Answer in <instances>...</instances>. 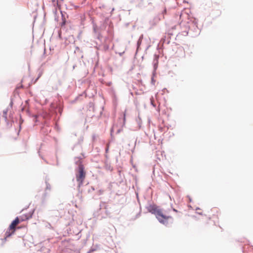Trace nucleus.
Listing matches in <instances>:
<instances>
[{
	"instance_id": "2f4dec72",
	"label": "nucleus",
	"mask_w": 253,
	"mask_h": 253,
	"mask_svg": "<svg viewBox=\"0 0 253 253\" xmlns=\"http://www.w3.org/2000/svg\"><path fill=\"white\" fill-rule=\"evenodd\" d=\"M105 151H106V152H107L108 151V148H106Z\"/></svg>"
},
{
	"instance_id": "4468645a",
	"label": "nucleus",
	"mask_w": 253,
	"mask_h": 253,
	"mask_svg": "<svg viewBox=\"0 0 253 253\" xmlns=\"http://www.w3.org/2000/svg\"><path fill=\"white\" fill-rule=\"evenodd\" d=\"M25 110L26 111V112H27V114H28V115H29V116H31V113H30V112L29 110V109H26L24 107H23L21 108V111H25Z\"/></svg>"
},
{
	"instance_id": "f704fd0d",
	"label": "nucleus",
	"mask_w": 253,
	"mask_h": 253,
	"mask_svg": "<svg viewBox=\"0 0 253 253\" xmlns=\"http://www.w3.org/2000/svg\"><path fill=\"white\" fill-rule=\"evenodd\" d=\"M91 190H94V188L93 187H92L91 188Z\"/></svg>"
},
{
	"instance_id": "b1692460",
	"label": "nucleus",
	"mask_w": 253,
	"mask_h": 253,
	"mask_svg": "<svg viewBox=\"0 0 253 253\" xmlns=\"http://www.w3.org/2000/svg\"><path fill=\"white\" fill-rule=\"evenodd\" d=\"M12 105H13V101H12V99H11V101L10 102V104H9V106L12 107Z\"/></svg>"
},
{
	"instance_id": "4be33fe9",
	"label": "nucleus",
	"mask_w": 253,
	"mask_h": 253,
	"mask_svg": "<svg viewBox=\"0 0 253 253\" xmlns=\"http://www.w3.org/2000/svg\"><path fill=\"white\" fill-rule=\"evenodd\" d=\"M143 39V34H141V35L140 36V37H139V39H138V40H139V41H142Z\"/></svg>"
},
{
	"instance_id": "473e14b6",
	"label": "nucleus",
	"mask_w": 253,
	"mask_h": 253,
	"mask_svg": "<svg viewBox=\"0 0 253 253\" xmlns=\"http://www.w3.org/2000/svg\"><path fill=\"white\" fill-rule=\"evenodd\" d=\"M198 214H200V215H202V212H197Z\"/></svg>"
},
{
	"instance_id": "6e6552de",
	"label": "nucleus",
	"mask_w": 253,
	"mask_h": 253,
	"mask_svg": "<svg viewBox=\"0 0 253 253\" xmlns=\"http://www.w3.org/2000/svg\"><path fill=\"white\" fill-rule=\"evenodd\" d=\"M45 184H46L45 191H46L47 190L50 191L51 189V186H50V184L48 182L47 180L46 179L45 180ZM46 194L47 193H46V191H45V192L44 193V197L46 196Z\"/></svg>"
},
{
	"instance_id": "f03ea898",
	"label": "nucleus",
	"mask_w": 253,
	"mask_h": 253,
	"mask_svg": "<svg viewBox=\"0 0 253 253\" xmlns=\"http://www.w3.org/2000/svg\"><path fill=\"white\" fill-rule=\"evenodd\" d=\"M34 212V211L29 212L27 214L24 215L25 217L21 218V220H20L18 217H16L11 223L8 227V230L6 231L5 234V239L6 238L10 237L12 234L14 233L16 231V229L15 226L20 223L21 221H24L25 220H28L32 217L33 214Z\"/></svg>"
},
{
	"instance_id": "c9c22d12",
	"label": "nucleus",
	"mask_w": 253,
	"mask_h": 253,
	"mask_svg": "<svg viewBox=\"0 0 253 253\" xmlns=\"http://www.w3.org/2000/svg\"><path fill=\"white\" fill-rule=\"evenodd\" d=\"M111 135H112V129L111 130Z\"/></svg>"
},
{
	"instance_id": "58836bf2",
	"label": "nucleus",
	"mask_w": 253,
	"mask_h": 253,
	"mask_svg": "<svg viewBox=\"0 0 253 253\" xmlns=\"http://www.w3.org/2000/svg\"><path fill=\"white\" fill-rule=\"evenodd\" d=\"M114 8H113V9H112V11H114Z\"/></svg>"
},
{
	"instance_id": "c85d7f7f",
	"label": "nucleus",
	"mask_w": 253,
	"mask_h": 253,
	"mask_svg": "<svg viewBox=\"0 0 253 253\" xmlns=\"http://www.w3.org/2000/svg\"><path fill=\"white\" fill-rule=\"evenodd\" d=\"M136 197H137V199L138 200V201L139 200V198H138V194L137 193H136Z\"/></svg>"
},
{
	"instance_id": "aec40b11",
	"label": "nucleus",
	"mask_w": 253,
	"mask_h": 253,
	"mask_svg": "<svg viewBox=\"0 0 253 253\" xmlns=\"http://www.w3.org/2000/svg\"><path fill=\"white\" fill-rule=\"evenodd\" d=\"M76 147H78V148H79L80 149L81 148V145L79 144H76L74 146V147L73 148V150H74V148H76Z\"/></svg>"
},
{
	"instance_id": "423d86ee",
	"label": "nucleus",
	"mask_w": 253,
	"mask_h": 253,
	"mask_svg": "<svg viewBox=\"0 0 253 253\" xmlns=\"http://www.w3.org/2000/svg\"><path fill=\"white\" fill-rule=\"evenodd\" d=\"M52 113L53 114L51 110H50V112L43 111L42 114V116L44 119L49 120L52 117Z\"/></svg>"
},
{
	"instance_id": "9b49d317",
	"label": "nucleus",
	"mask_w": 253,
	"mask_h": 253,
	"mask_svg": "<svg viewBox=\"0 0 253 253\" xmlns=\"http://www.w3.org/2000/svg\"><path fill=\"white\" fill-rule=\"evenodd\" d=\"M7 112H8V109H6L3 110V111L2 116L4 118L5 121H6L7 120Z\"/></svg>"
},
{
	"instance_id": "f8f14e48",
	"label": "nucleus",
	"mask_w": 253,
	"mask_h": 253,
	"mask_svg": "<svg viewBox=\"0 0 253 253\" xmlns=\"http://www.w3.org/2000/svg\"><path fill=\"white\" fill-rule=\"evenodd\" d=\"M83 94H81L78 95V96H77L75 98V100L73 102H74L77 101L79 100H81L82 99L81 98L83 97Z\"/></svg>"
},
{
	"instance_id": "a878e982",
	"label": "nucleus",
	"mask_w": 253,
	"mask_h": 253,
	"mask_svg": "<svg viewBox=\"0 0 253 253\" xmlns=\"http://www.w3.org/2000/svg\"><path fill=\"white\" fill-rule=\"evenodd\" d=\"M121 129H119L117 131V133H119L121 131Z\"/></svg>"
},
{
	"instance_id": "f3484780",
	"label": "nucleus",
	"mask_w": 253,
	"mask_h": 253,
	"mask_svg": "<svg viewBox=\"0 0 253 253\" xmlns=\"http://www.w3.org/2000/svg\"><path fill=\"white\" fill-rule=\"evenodd\" d=\"M141 42H142V41H139V40H138V41L137 42V49L140 46V45L141 44Z\"/></svg>"
},
{
	"instance_id": "bb28decb",
	"label": "nucleus",
	"mask_w": 253,
	"mask_h": 253,
	"mask_svg": "<svg viewBox=\"0 0 253 253\" xmlns=\"http://www.w3.org/2000/svg\"><path fill=\"white\" fill-rule=\"evenodd\" d=\"M56 165L57 166H59V163L58 160H57V162H56Z\"/></svg>"
},
{
	"instance_id": "7ed1b4c3",
	"label": "nucleus",
	"mask_w": 253,
	"mask_h": 253,
	"mask_svg": "<svg viewBox=\"0 0 253 253\" xmlns=\"http://www.w3.org/2000/svg\"><path fill=\"white\" fill-rule=\"evenodd\" d=\"M84 169V165H81L79 167L77 168L76 179L77 181L78 182V188L79 192H80V187L83 185L85 176V172Z\"/></svg>"
},
{
	"instance_id": "2eb2a0df",
	"label": "nucleus",
	"mask_w": 253,
	"mask_h": 253,
	"mask_svg": "<svg viewBox=\"0 0 253 253\" xmlns=\"http://www.w3.org/2000/svg\"><path fill=\"white\" fill-rule=\"evenodd\" d=\"M62 22L61 23V26H64L66 24V21L65 18H63V15L62 16Z\"/></svg>"
},
{
	"instance_id": "f257e3e1",
	"label": "nucleus",
	"mask_w": 253,
	"mask_h": 253,
	"mask_svg": "<svg viewBox=\"0 0 253 253\" xmlns=\"http://www.w3.org/2000/svg\"><path fill=\"white\" fill-rule=\"evenodd\" d=\"M146 208L148 212L154 214L159 222L164 225H167L168 224V220L169 218L172 219L171 216L164 214L162 210L158 209V207L156 205L150 204Z\"/></svg>"
},
{
	"instance_id": "72a5a7b5",
	"label": "nucleus",
	"mask_w": 253,
	"mask_h": 253,
	"mask_svg": "<svg viewBox=\"0 0 253 253\" xmlns=\"http://www.w3.org/2000/svg\"><path fill=\"white\" fill-rule=\"evenodd\" d=\"M200 210V209L199 208H197L196 209V210Z\"/></svg>"
},
{
	"instance_id": "4c0bfd02",
	"label": "nucleus",
	"mask_w": 253,
	"mask_h": 253,
	"mask_svg": "<svg viewBox=\"0 0 253 253\" xmlns=\"http://www.w3.org/2000/svg\"><path fill=\"white\" fill-rule=\"evenodd\" d=\"M110 166H109V167H108V169H110Z\"/></svg>"
},
{
	"instance_id": "ea45409f",
	"label": "nucleus",
	"mask_w": 253,
	"mask_h": 253,
	"mask_svg": "<svg viewBox=\"0 0 253 253\" xmlns=\"http://www.w3.org/2000/svg\"><path fill=\"white\" fill-rule=\"evenodd\" d=\"M52 0V1H55V0Z\"/></svg>"
},
{
	"instance_id": "ddd939ff",
	"label": "nucleus",
	"mask_w": 253,
	"mask_h": 253,
	"mask_svg": "<svg viewBox=\"0 0 253 253\" xmlns=\"http://www.w3.org/2000/svg\"><path fill=\"white\" fill-rule=\"evenodd\" d=\"M150 103L153 107H156V104L154 102V99L153 96H151L150 98Z\"/></svg>"
},
{
	"instance_id": "c756f323",
	"label": "nucleus",
	"mask_w": 253,
	"mask_h": 253,
	"mask_svg": "<svg viewBox=\"0 0 253 253\" xmlns=\"http://www.w3.org/2000/svg\"><path fill=\"white\" fill-rule=\"evenodd\" d=\"M166 13V9H165L164 11H163V14H165Z\"/></svg>"
},
{
	"instance_id": "e433bc0d",
	"label": "nucleus",
	"mask_w": 253,
	"mask_h": 253,
	"mask_svg": "<svg viewBox=\"0 0 253 253\" xmlns=\"http://www.w3.org/2000/svg\"><path fill=\"white\" fill-rule=\"evenodd\" d=\"M39 78V77H38V78L36 79V81H37V80H38Z\"/></svg>"
},
{
	"instance_id": "5701e85b",
	"label": "nucleus",
	"mask_w": 253,
	"mask_h": 253,
	"mask_svg": "<svg viewBox=\"0 0 253 253\" xmlns=\"http://www.w3.org/2000/svg\"><path fill=\"white\" fill-rule=\"evenodd\" d=\"M104 47V49L105 50H108L109 49V45H105Z\"/></svg>"
},
{
	"instance_id": "20e7f679",
	"label": "nucleus",
	"mask_w": 253,
	"mask_h": 253,
	"mask_svg": "<svg viewBox=\"0 0 253 253\" xmlns=\"http://www.w3.org/2000/svg\"><path fill=\"white\" fill-rule=\"evenodd\" d=\"M50 108L53 114L57 115V109H58V111L60 115H62L63 111V106H62L60 104L57 105H55L54 103H51L50 104Z\"/></svg>"
},
{
	"instance_id": "6ab92c4d",
	"label": "nucleus",
	"mask_w": 253,
	"mask_h": 253,
	"mask_svg": "<svg viewBox=\"0 0 253 253\" xmlns=\"http://www.w3.org/2000/svg\"><path fill=\"white\" fill-rule=\"evenodd\" d=\"M125 121H126V113H124L123 114V122H124L123 125H125Z\"/></svg>"
},
{
	"instance_id": "412c9836",
	"label": "nucleus",
	"mask_w": 253,
	"mask_h": 253,
	"mask_svg": "<svg viewBox=\"0 0 253 253\" xmlns=\"http://www.w3.org/2000/svg\"><path fill=\"white\" fill-rule=\"evenodd\" d=\"M46 227H47V228H52V226L50 224V223H47V225H46Z\"/></svg>"
},
{
	"instance_id": "dca6fc26",
	"label": "nucleus",
	"mask_w": 253,
	"mask_h": 253,
	"mask_svg": "<svg viewBox=\"0 0 253 253\" xmlns=\"http://www.w3.org/2000/svg\"><path fill=\"white\" fill-rule=\"evenodd\" d=\"M33 117H34V121L35 123H37L38 121V115H33Z\"/></svg>"
},
{
	"instance_id": "cd10ccee",
	"label": "nucleus",
	"mask_w": 253,
	"mask_h": 253,
	"mask_svg": "<svg viewBox=\"0 0 253 253\" xmlns=\"http://www.w3.org/2000/svg\"><path fill=\"white\" fill-rule=\"evenodd\" d=\"M172 210H173V211H175V212H178L177 210H176V209H174V208H173V209H172Z\"/></svg>"
},
{
	"instance_id": "0eeeda50",
	"label": "nucleus",
	"mask_w": 253,
	"mask_h": 253,
	"mask_svg": "<svg viewBox=\"0 0 253 253\" xmlns=\"http://www.w3.org/2000/svg\"><path fill=\"white\" fill-rule=\"evenodd\" d=\"M82 158L81 157L75 158V163L79 167L81 165H83L82 162Z\"/></svg>"
},
{
	"instance_id": "1a4fd4ad",
	"label": "nucleus",
	"mask_w": 253,
	"mask_h": 253,
	"mask_svg": "<svg viewBox=\"0 0 253 253\" xmlns=\"http://www.w3.org/2000/svg\"><path fill=\"white\" fill-rule=\"evenodd\" d=\"M156 74H157L156 72L155 74H154V72H152V77H151V84L153 85H155V83L156 82V80L154 79V78H155V77L156 76Z\"/></svg>"
},
{
	"instance_id": "9d476101",
	"label": "nucleus",
	"mask_w": 253,
	"mask_h": 253,
	"mask_svg": "<svg viewBox=\"0 0 253 253\" xmlns=\"http://www.w3.org/2000/svg\"><path fill=\"white\" fill-rule=\"evenodd\" d=\"M194 32H195V34H194L193 36H197L198 35H199L200 34V29L198 28L197 26H196L194 28Z\"/></svg>"
},
{
	"instance_id": "393cba45",
	"label": "nucleus",
	"mask_w": 253,
	"mask_h": 253,
	"mask_svg": "<svg viewBox=\"0 0 253 253\" xmlns=\"http://www.w3.org/2000/svg\"><path fill=\"white\" fill-rule=\"evenodd\" d=\"M187 197L189 198V202H192V199L191 198H190V196H188Z\"/></svg>"
},
{
	"instance_id": "a211bd4d",
	"label": "nucleus",
	"mask_w": 253,
	"mask_h": 253,
	"mask_svg": "<svg viewBox=\"0 0 253 253\" xmlns=\"http://www.w3.org/2000/svg\"><path fill=\"white\" fill-rule=\"evenodd\" d=\"M100 206L101 208H103V207H104L105 209L106 208V203H104V202H101L100 204Z\"/></svg>"
},
{
	"instance_id": "7c9ffc66",
	"label": "nucleus",
	"mask_w": 253,
	"mask_h": 253,
	"mask_svg": "<svg viewBox=\"0 0 253 253\" xmlns=\"http://www.w3.org/2000/svg\"><path fill=\"white\" fill-rule=\"evenodd\" d=\"M124 52H125L124 51V52H121V53H119L120 55V56H122V55L124 53Z\"/></svg>"
},
{
	"instance_id": "39448f33",
	"label": "nucleus",
	"mask_w": 253,
	"mask_h": 253,
	"mask_svg": "<svg viewBox=\"0 0 253 253\" xmlns=\"http://www.w3.org/2000/svg\"><path fill=\"white\" fill-rule=\"evenodd\" d=\"M159 57H160V56L158 54H155L154 55L153 61V72H154V74L156 72V70L158 67Z\"/></svg>"
}]
</instances>
